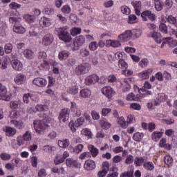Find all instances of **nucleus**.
Wrapping results in <instances>:
<instances>
[{
    "label": "nucleus",
    "mask_w": 177,
    "mask_h": 177,
    "mask_svg": "<svg viewBox=\"0 0 177 177\" xmlns=\"http://www.w3.org/2000/svg\"><path fill=\"white\" fill-rule=\"evenodd\" d=\"M54 39L55 37H53V35L50 33L46 34L42 38L41 45H43V46H49V45H52Z\"/></svg>",
    "instance_id": "6e6552de"
},
{
    "label": "nucleus",
    "mask_w": 177,
    "mask_h": 177,
    "mask_svg": "<svg viewBox=\"0 0 177 177\" xmlns=\"http://www.w3.org/2000/svg\"><path fill=\"white\" fill-rule=\"evenodd\" d=\"M119 67H120V68L127 69L128 68V63H127L123 59H121L119 60Z\"/></svg>",
    "instance_id": "de8ad7c7"
},
{
    "label": "nucleus",
    "mask_w": 177,
    "mask_h": 177,
    "mask_svg": "<svg viewBox=\"0 0 177 177\" xmlns=\"http://www.w3.org/2000/svg\"><path fill=\"white\" fill-rule=\"evenodd\" d=\"M48 85L47 88H52V86H55V84L56 81L55 80V78L53 77L48 76Z\"/></svg>",
    "instance_id": "8fccbe9b"
},
{
    "label": "nucleus",
    "mask_w": 177,
    "mask_h": 177,
    "mask_svg": "<svg viewBox=\"0 0 177 177\" xmlns=\"http://www.w3.org/2000/svg\"><path fill=\"white\" fill-rule=\"evenodd\" d=\"M80 55H82V57H88L89 56V50H86V48H82L80 50Z\"/></svg>",
    "instance_id": "052dcab7"
},
{
    "label": "nucleus",
    "mask_w": 177,
    "mask_h": 177,
    "mask_svg": "<svg viewBox=\"0 0 177 177\" xmlns=\"http://www.w3.org/2000/svg\"><path fill=\"white\" fill-rule=\"evenodd\" d=\"M121 11L123 15H129V13H131V10L129 9V8H128V6H123L121 7Z\"/></svg>",
    "instance_id": "4d7b16f0"
},
{
    "label": "nucleus",
    "mask_w": 177,
    "mask_h": 177,
    "mask_svg": "<svg viewBox=\"0 0 177 177\" xmlns=\"http://www.w3.org/2000/svg\"><path fill=\"white\" fill-rule=\"evenodd\" d=\"M23 139L26 142H30V140H31V133L26 131L23 136Z\"/></svg>",
    "instance_id": "6e6d98bb"
},
{
    "label": "nucleus",
    "mask_w": 177,
    "mask_h": 177,
    "mask_svg": "<svg viewBox=\"0 0 177 177\" xmlns=\"http://www.w3.org/2000/svg\"><path fill=\"white\" fill-rule=\"evenodd\" d=\"M24 55L26 59H28V60H32V59H34V52L30 49L25 50L24 51Z\"/></svg>",
    "instance_id": "bb28decb"
},
{
    "label": "nucleus",
    "mask_w": 177,
    "mask_h": 177,
    "mask_svg": "<svg viewBox=\"0 0 177 177\" xmlns=\"http://www.w3.org/2000/svg\"><path fill=\"white\" fill-rule=\"evenodd\" d=\"M91 70V66L88 63H83L77 65L75 68L76 75H83Z\"/></svg>",
    "instance_id": "7ed1b4c3"
},
{
    "label": "nucleus",
    "mask_w": 177,
    "mask_h": 177,
    "mask_svg": "<svg viewBox=\"0 0 177 177\" xmlns=\"http://www.w3.org/2000/svg\"><path fill=\"white\" fill-rule=\"evenodd\" d=\"M77 63V60L75 58H69L68 59V67H73V66H75Z\"/></svg>",
    "instance_id": "e2e57ef3"
},
{
    "label": "nucleus",
    "mask_w": 177,
    "mask_h": 177,
    "mask_svg": "<svg viewBox=\"0 0 177 177\" xmlns=\"http://www.w3.org/2000/svg\"><path fill=\"white\" fill-rule=\"evenodd\" d=\"M44 150H45V151H46L47 153H52V151H55V150H56V147L46 145L44 147Z\"/></svg>",
    "instance_id": "5fc2aeb1"
},
{
    "label": "nucleus",
    "mask_w": 177,
    "mask_h": 177,
    "mask_svg": "<svg viewBox=\"0 0 177 177\" xmlns=\"http://www.w3.org/2000/svg\"><path fill=\"white\" fill-rule=\"evenodd\" d=\"M84 44H85V37L83 35L76 37L72 44V50H78Z\"/></svg>",
    "instance_id": "20e7f679"
},
{
    "label": "nucleus",
    "mask_w": 177,
    "mask_h": 177,
    "mask_svg": "<svg viewBox=\"0 0 177 177\" xmlns=\"http://www.w3.org/2000/svg\"><path fill=\"white\" fill-rule=\"evenodd\" d=\"M109 169H110V164H109V162H104L102 165V171H98L97 176L98 177L106 176Z\"/></svg>",
    "instance_id": "f8f14e48"
},
{
    "label": "nucleus",
    "mask_w": 177,
    "mask_h": 177,
    "mask_svg": "<svg viewBox=\"0 0 177 177\" xmlns=\"http://www.w3.org/2000/svg\"><path fill=\"white\" fill-rule=\"evenodd\" d=\"M32 83L34 85H36V86H38L39 88H44V86H46L48 82L44 78L36 77L32 80Z\"/></svg>",
    "instance_id": "4468645a"
},
{
    "label": "nucleus",
    "mask_w": 177,
    "mask_h": 177,
    "mask_svg": "<svg viewBox=\"0 0 177 177\" xmlns=\"http://www.w3.org/2000/svg\"><path fill=\"white\" fill-rule=\"evenodd\" d=\"M27 80V77L24 75V74L19 73L15 76L14 78V81L17 85H23L24 82Z\"/></svg>",
    "instance_id": "2eb2a0df"
},
{
    "label": "nucleus",
    "mask_w": 177,
    "mask_h": 177,
    "mask_svg": "<svg viewBox=\"0 0 177 177\" xmlns=\"http://www.w3.org/2000/svg\"><path fill=\"white\" fill-rule=\"evenodd\" d=\"M128 23L129 24H135V23H138V17L135 15H130L129 16Z\"/></svg>",
    "instance_id": "ea45409f"
},
{
    "label": "nucleus",
    "mask_w": 177,
    "mask_h": 177,
    "mask_svg": "<svg viewBox=\"0 0 177 177\" xmlns=\"http://www.w3.org/2000/svg\"><path fill=\"white\" fill-rule=\"evenodd\" d=\"M100 124L103 129H109L111 127V124L106 120H100Z\"/></svg>",
    "instance_id": "f704fd0d"
},
{
    "label": "nucleus",
    "mask_w": 177,
    "mask_h": 177,
    "mask_svg": "<svg viewBox=\"0 0 177 177\" xmlns=\"http://www.w3.org/2000/svg\"><path fill=\"white\" fill-rule=\"evenodd\" d=\"M0 99H1V100H6V102H9V100H10V96L8 95V91L6 90V87H5V86H3V84L1 83Z\"/></svg>",
    "instance_id": "9d476101"
},
{
    "label": "nucleus",
    "mask_w": 177,
    "mask_h": 177,
    "mask_svg": "<svg viewBox=\"0 0 177 177\" xmlns=\"http://www.w3.org/2000/svg\"><path fill=\"white\" fill-rule=\"evenodd\" d=\"M24 19L27 21L28 23H30V24L34 23V21H35V19H37V17H35V15H31L29 14H26L24 16Z\"/></svg>",
    "instance_id": "c756f323"
},
{
    "label": "nucleus",
    "mask_w": 177,
    "mask_h": 177,
    "mask_svg": "<svg viewBox=\"0 0 177 177\" xmlns=\"http://www.w3.org/2000/svg\"><path fill=\"white\" fill-rule=\"evenodd\" d=\"M102 92L108 99H111V97L115 95V91L110 86L102 88Z\"/></svg>",
    "instance_id": "ddd939ff"
},
{
    "label": "nucleus",
    "mask_w": 177,
    "mask_h": 177,
    "mask_svg": "<svg viewBox=\"0 0 177 177\" xmlns=\"http://www.w3.org/2000/svg\"><path fill=\"white\" fill-rule=\"evenodd\" d=\"M37 111H48L49 107L46 104H37L35 106Z\"/></svg>",
    "instance_id": "473e14b6"
},
{
    "label": "nucleus",
    "mask_w": 177,
    "mask_h": 177,
    "mask_svg": "<svg viewBox=\"0 0 177 177\" xmlns=\"http://www.w3.org/2000/svg\"><path fill=\"white\" fill-rule=\"evenodd\" d=\"M96 82H97V75L96 74H93L86 78V85H92L96 84Z\"/></svg>",
    "instance_id": "6ab92c4d"
},
{
    "label": "nucleus",
    "mask_w": 177,
    "mask_h": 177,
    "mask_svg": "<svg viewBox=\"0 0 177 177\" xmlns=\"http://www.w3.org/2000/svg\"><path fill=\"white\" fill-rule=\"evenodd\" d=\"M54 162L55 165H59V164H62V162H64V159L62 156H58L56 157Z\"/></svg>",
    "instance_id": "bf43d9fd"
},
{
    "label": "nucleus",
    "mask_w": 177,
    "mask_h": 177,
    "mask_svg": "<svg viewBox=\"0 0 177 177\" xmlns=\"http://www.w3.org/2000/svg\"><path fill=\"white\" fill-rule=\"evenodd\" d=\"M133 35L136 37V38H140L142 35V30L140 29H134L132 32Z\"/></svg>",
    "instance_id": "09e8293b"
},
{
    "label": "nucleus",
    "mask_w": 177,
    "mask_h": 177,
    "mask_svg": "<svg viewBox=\"0 0 177 177\" xmlns=\"http://www.w3.org/2000/svg\"><path fill=\"white\" fill-rule=\"evenodd\" d=\"M164 161L166 165H169L170 164H172V162H174V159H172V157H171V156L167 155L165 156Z\"/></svg>",
    "instance_id": "c03bdc74"
},
{
    "label": "nucleus",
    "mask_w": 177,
    "mask_h": 177,
    "mask_svg": "<svg viewBox=\"0 0 177 177\" xmlns=\"http://www.w3.org/2000/svg\"><path fill=\"white\" fill-rule=\"evenodd\" d=\"M44 12L45 15H48V16L55 14V10H53V8H44Z\"/></svg>",
    "instance_id": "680f3d73"
},
{
    "label": "nucleus",
    "mask_w": 177,
    "mask_h": 177,
    "mask_svg": "<svg viewBox=\"0 0 177 177\" xmlns=\"http://www.w3.org/2000/svg\"><path fill=\"white\" fill-rule=\"evenodd\" d=\"M139 93L141 95V97H150L153 95V92L151 91L146 90L145 88H141L139 90Z\"/></svg>",
    "instance_id": "5701e85b"
},
{
    "label": "nucleus",
    "mask_w": 177,
    "mask_h": 177,
    "mask_svg": "<svg viewBox=\"0 0 177 177\" xmlns=\"http://www.w3.org/2000/svg\"><path fill=\"white\" fill-rule=\"evenodd\" d=\"M145 137V134L143 133H135L133 136V139L135 142H141L142 139Z\"/></svg>",
    "instance_id": "c85d7f7f"
},
{
    "label": "nucleus",
    "mask_w": 177,
    "mask_h": 177,
    "mask_svg": "<svg viewBox=\"0 0 177 177\" xmlns=\"http://www.w3.org/2000/svg\"><path fill=\"white\" fill-rule=\"evenodd\" d=\"M84 168L86 171H93L96 168V164L92 160H87L85 161Z\"/></svg>",
    "instance_id": "dca6fc26"
},
{
    "label": "nucleus",
    "mask_w": 177,
    "mask_h": 177,
    "mask_svg": "<svg viewBox=\"0 0 177 177\" xmlns=\"http://www.w3.org/2000/svg\"><path fill=\"white\" fill-rule=\"evenodd\" d=\"M39 23L41 28H49L52 26V19L44 16L40 18Z\"/></svg>",
    "instance_id": "1a4fd4ad"
},
{
    "label": "nucleus",
    "mask_w": 177,
    "mask_h": 177,
    "mask_svg": "<svg viewBox=\"0 0 177 177\" xmlns=\"http://www.w3.org/2000/svg\"><path fill=\"white\" fill-rule=\"evenodd\" d=\"M155 8L158 12H161V10L164 9V3L159 1L158 3L155 4Z\"/></svg>",
    "instance_id": "603ef678"
},
{
    "label": "nucleus",
    "mask_w": 177,
    "mask_h": 177,
    "mask_svg": "<svg viewBox=\"0 0 177 177\" xmlns=\"http://www.w3.org/2000/svg\"><path fill=\"white\" fill-rule=\"evenodd\" d=\"M118 124L120 125L122 128H124V129L128 127V124H127V122L125 121L124 117L119 118V119L118 120Z\"/></svg>",
    "instance_id": "72a5a7b5"
},
{
    "label": "nucleus",
    "mask_w": 177,
    "mask_h": 177,
    "mask_svg": "<svg viewBox=\"0 0 177 177\" xmlns=\"http://www.w3.org/2000/svg\"><path fill=\"white\" fill-rule=\"evenodd\" d=\"M90 152L91 153L92 157H96L99 154V149L93 145H90L88 147Z\"/></svg>",
    "instance_id": "2f4dec72"
},
{
    "label": "nucleus",
    "mask_w": 177,
    "mask_h": 177,
    "mask_svg": "<svg viewBox=\"0 0 177 177\" xmlns=\"http://www.w3.org/2000/svg\"><path fill=\"white\" fill-rule=\"evenodd\" d=\"M132 31L126 30L124 32L118 36V39L120 41V42H127V41H129V39L132 38Z\"/></svg>",
    "instance_id": "9b49d317"
},
{
    "label": "nucleus",
    "mask_w": 177,
    "mask_h": 177,
    "mask_svg": "<svg viewBox=\"0 0 177 177\" xmlns=\"http://www.w3.org/2000/svg\"><path fill=\"white\" fill-rule=\"evenodd\" d=\"M30 97H31V93H28L24 94L23 96V102L28 104L30 102Z\"/></svg>",
    "instance_id": "0e129e2a"
},
{
    "label": "nucleus",
    "mask_w": 177,
    "mask_h": 177,
    "mask_svg": "<svg viewBox=\"0 0 177 177\" xmlns=\"http://www.w3.org/2000/svg\"><path fill=\"white\" fill-rule=\"evenodd\" d=\"M161 136H162V133L160 131H154L152 133L151 139L153 142H158L160 139H161Z\"/></svg>",
    "instance_id": "393cba45"
},
{
    "label": "nucleus",
    "mask_w": 177,
    "mask_h": 177,
    "mask_svg": "<svg viewBox=\"0 0 177 177\" xmlns=\"http://www.w3.org/2000/svg\"><path fill=\"white\" fill-rule=\"evenodd\" d=\"M144 168H145L147 171H153V169H154V164H153V162H145Z\"/></svg>",
    "instance_id": "e433bc0d"
},
{
    "label": "nucleus",
    "mask_w": 177,
    "mask_h": 177,
    "mask_svg": "<svg viewBox=\"0 0 177 177\" xmlns=\"http://www.w3.org/2000/svg\"><path fill=\"white\" fill-rule=\"evenodd\" d=\"M12 49H13V46L10 43H8L4 46V52L7 55H9V53H12Z\"/></svg>",
    "instance_id": "4c0bfd02"
},
{
    "label": "nucleus",
    "mask_w": 177,
    "mask_h": 177,
    "mask_svg": "<svg viewBox=\"0 0 177 177\" xmlns=\"http://www.w3.org/2000/svg\"><path fill=\"white\" fill-rule=\"evenodd\" d=\"M58 37L61 41L68 44V42H71L73 39L71 35H70V32H68V30H67L66 28H60L58 29Z\"/></svg>",
    "instance_id": "f03ea898"
},
{
    "label": "nucleus",
    "mask_w": 177,
    "mask_h": 177,
    "mask_svg": "<svg viewBox=\"0 0 177 177\" xmlns=\"http://www.w3.org/2000/svg\"><path fill=\"white\" fill-rule=\"evenodd\" d=\"M59 120L60 122H66L70 118V109L64 108L59 113Z\"/></svg>",
    "instance_id": "0eeeda50"
},
{
    "label": "nucleus",
    "mask_w": 177,
    "mask_h": 177,
    "mask_svg": "<svg viewBox=\"0 0 177 177\" xmlns=\"http://www.w3.org/2000/svg\"><path fill=\"white\" fill-rule=\"evenodd\" d=\"M167 21L168 23H170V24H174V26H176V27H177L176 18H175L174 16L172 15L168 16Z\"/></svg>",
    "instance_id": "a18cd8bd"
},
{
    "label": "nucleus",
    "mask_w": 177,
    "mask_h": 177,
    "mask_svg": "<svg viewBox=\"0 0 177 177\" xmlns=\"http://www.w3.org/2000/svg\"><path fill=\"white\" fill-rule=\"evenodd\" d=\"M3 131L6 133L7 136H15L17 132L16 129L10 127H6L3 128Z\"/></svg>",
    "instance_id": "4be33fe9"
},
{
    "label": "nucleus",
    "mask_w": 177,
    "mask_h": 177,
    "mask_svg": "<svg viewBox=\"0 0 177 177\" xmlns=\"http://www.w3.org/2000/svg\"><path fill=\"white\" fill-rule=\"evenodd\" d=\"M10 9H12L13 10H16V9H20L21 8V5L16 3V2H12L9 5Z\"/></svg>",
    "instance_id": "3c124183"
},
{
    "label": "nucleus",
    "mask_w": 177,
    "mask_h": 177,
    "mask_svg": "<svg viewBox=\"0 0 177 177\" xmlns=\"http://www.w3.org/2000/svg\"><path fill=\"white\" fill-rule=\"evenodd\" d=\"M42 118L43 120H35L33 122L34 128L36 132H39V133L48 128V124H46V122H48V115H46V113L43 114Z\"/></svg>",
    "instance_id": "f257e3e1"
},
{
    "label": "nucleus",
    "mask_w": 177,
    "mask_h": 177,
    "mask_svg": "<svg viewBox=\"0 0 177 177\" xmlns=\"http://www.w3.org/2000/svg\"><path fill=\"white\" fill-rule=\"evenodd\" d=\"M70 56V52L68 50H64L59 53V60H67Z\"/></svg>",
    "instance_id": "b1692460"
},
{
    "label": "nucleus",
    "mask_w": 177,
    "mask_h": 177,
    "mask_svg": "<svg viewBox=\"0 0 177 177\" xmlns=\"http://www.w3.org/2000/svg\"><path fill=\"white\" fill-rule=\"evenodd\" d=\"M159 145L160 147H164L167 150H171V145L167 144V139L162 138L160 141Z\"/></svg>",
    "instance_id": "7c9ffc66"
},
{
    "label": "nucleus",
    "mask_w": 177,
    "mask_h": 177,
    "mask_svg": "<svg viewBox=\"0 0 177 177\" xmlns=\"http://www.w3.org/2000/svg\"><path fill=\"white\" fill-rule=\"evenodd\" d=\"M62 12L66 15H68V13L71 12V8H70V6H64L62 8Z\"/></svg>",
    "instance_id": "864d4df0"
},
{
    "label": "nucleus",
    "mask_w": 177,
    "mask_h": 177,
    "mask_svg": "<svg viewBox=\"0 0 177 177\" xmlns=\"http://www.w3.org/2000/svg\"><path fill=\"white\" fill-rule=\"evenodd\" d=\"M85 121V119L83 117H81L75 122V126L78 128V127H81L82 124H84V122Z\"/></svg>",
    "instance_id": "49530a36"
},
{
    "label": "nucleus",
    "mask_w": 177,
    "mask_h": 177,
    "mask_svg": "<svg viewBox=\"0 0 177 177\" xmlns=\"http://www.w3.org/2000/svg\"><path fill=\"white\" fill-rule=\"evenodd\" d=\"M10 109H19V107L20 106V100L11 101L10 103Z\"/></svg>",
    "instance_id": "79ce46f5"
},
{
    "label": "nucleus",
    "mask_w": 177,
    "mask_h": 177,
    "mask_svg": "<svg viewBox=\"0 0 177 177\" xmlns=\"http://www.w3.org/2000/svg\"><path fill=\"white\" fill-rule=\"evenodd\" d=\"M159 30L162 34H168V26L165 24H160L159 26Z\"/></svg>",
    "instance_id": "58836bf2"
},
{
    "label": "nucleus",
    "mask_w": 177,
    "mask_h": 177,
    "mask_svg": "<svg viewBox=\"0 0 177 177\" xmlns=\"http://www.w3.org/2000/svg\"><path fill=\"white\" fill-rule=\"evenodd\" d=\"M12 30L16 34H24L26 32V28L23 27L20 24H15Z\"/></svg>",
    "instance_id": "a211bd4d"
},
{
    "label": "nucleus",
    "mask_w": 177,
    "mask_h": 177,
    "mask_svg": "<svg viewBox=\"0 0 177 177\" xmlns=\"http://www.w3.org/2000/svg\"><path fill=\"white\" fill-rule=\"evenodd\" d=\"M149 30H153L154 32L152 34V38L154 39L157 44H160L162 42V39H161V34L156 32V29L157 28V26L154 24H147Z\"/></svg>",
    "instance_id": "39448f33"
},
{
    "label": "nucleus",
    "mask_w": 177,
    "mask_h": 177,
    "mask_svg": "<svg viewBox=\"0 0 177 177\" xmlns=\"http://www.w3.org/2000/svg\"><path fill=\"white\" fill-rule=\"evenodd\" d=\"M1 160L6 161L8 160H10V155L9 153H3L0 155Z\"/></svg>",
    "instance_id": "338daca9"
},
{
    "label": "nucleus",
    "mask_w": 177,
    "mask_h": 177,
    "mask_svg": "<svg viewBox=\"0 0 177 177\" xmlns=\"http://www.w3.org/2000/svg\"><path fill=\"white\" fill-rule=\"evenodd\" d=\"M58 146L62 149H66L70 146V140L68 139H65L64 140H58Z\"/></svg>",
    "instance_id": "a878e982"
},
{
    "label": "nucleus",
    "mask_w": 177,
    "mask_h": 177,
    "mask_svg": "<svg viewBox=\"0 0 177 177\" xmlns=\"http://www.w3.org/2000/svg\"><path fill=\"white\" fill-rule=\"evenodd\" d=\"M147 161V156H142V157H136L134 159V164L137 167H142L143 162H146Z\"/></svg>",
    "instance_id": "412c9836"
},
{
    "label": "nucleus",
    "mask_w": 177,
    "mask_h": 177,
    "mask_svg": "<svg viewBox=\"0 0 177 177\" xmlns=\"http://www.w3.org/2000/svg\"><path fill=\"white\" fill-rule=\"evenodd\" d=\"M147 64H149V59L146 58L142 59L139 63V66H140V67H142V68L146 67Z\"/></svg>",
    "instance_id": "69168bd1"
},
{
    "label": "nucleus",
    "mask_w": 177,
    "mask_h": 177,
    "mask_svg": "<svg viewBox=\"0 0 177 177\" xmlns=\"http://www.w3.org/2000/svg\"><path fill=\"white\" fill-rule=\"evenodd\" d=\"M132 162H133V156L128 155L125 160V164H132Z\"/></svg>",
    "instance_id": "774afa93"
},
{
    "label": "nucleus",
    "mask_w": 177,
    "mask_h": 177,
    "mask_svg": "<svg viewBox=\"0 0 177 177\" xmlns=\"http://www.w3.org/2000/svg\"><path fill=\"white\" fill-rule=\"evenodd\" d=\"M68 93H71V95H77L78 93V86L75 85L69 87L68 88Z\"/></svg>",
    "instance_id": "c9c22d12"
},
{
    "label": "nucleus",
    "mask_w": 177,
    "mask_h": 177,
    "mask_svg": "<svg viewBox=\"0 0 177 177\" xmlns=\"http://www.w3.org/2000/svg\"><path fill=\"white\" fill-rule=\"evenodd\" d=\"M138 76L142 78V80H147V78H149V70L142 71L138 74Z\"/></svg>",
    "instance_id": "37998d69"
},
{
    "label": "nucleus",
    "mask_w": 177,
    "mask_h": 177,
    "mask_svg": "<svg viewBox=\"0 0 177 177\" xmlns=\"http://www.w3.org/2000/svg\"><path fill=\"white\" fill-rule=\"evenodd\" d=\"M11 66L16 71H21L23 70V64L18 60H11Z\"/></svg>",
    "instance_id": "f3484780"
},
{
    "label": "nucleus",
    "mask_w": 177,
    "mask_h": 177,
    "mask_svg": "<svg viewBox=\"0 0 177 177\" xmlns=\"http://www.w3.org/2000/svg\"><path fill=\"white\" fill-rule=\"evenodd\" d=\"M141 17L143 21H147V20L154 21L156 20V14L152 13L151 10H145L142 12Z\"/></svg>",
    "instance_id": "423d86ee"
},
{
    "label": "nucleus",
    "mask_w": 177,
    "mask_h": 177,
    "mask_svg": "<svg viewBox=\"0 0 177 177\" xmlns=\"http://www.w3.org/2000/svg\"><path fill=\"white\" fill-rule=\"evenodd\" d=\"M66 164L67 167H70L71 168H78L80 167V165L78 163V161L77 160L71 158L66 159Z\"/></svg>",
    "instance_id": "aec40b11"
},
{
    "label": "nucleus",
    "mask_w": 177,
    "mask_h": 177,
    "mask_svg": "<svg viewBox=\"0 0 177 177\" xmlns=\"http://www.w3.org/2000/svg\"><path fill=\"white\" fill-rule=\"evenodd\" d=\"M82 29L81 28H73L71 30V34L73 37H75V35H78V34H81Z\"/></svg>",
    "instance_id": "a19ab883"
},
{
    "label": "nucleus",
    "mask_w": 177,
    "mask_h": 177,
    "mask_svg": "<svg viewBox=\"0 0 177 177\" xmlns=\"http://www.w3.org/2000/svg\"><path fill=\"white\" fill-rule=\"evenodd\" d=\"M88 48L90 50H96L97 49V43L96 41H92L89 44Z\"/></svg>",
    "instance_id": "13d9d810"
},
{
    "label": "nucleus",
    "mask_w": 177,
    "mask_h": 177,
    "mask_svg": "<svg viewBox=\"0 0 177 177\" xmlns=\"http://www.w3.org/2000/svg\"><path fill=\"white\" fill-rule=\"evenodd\" d=\"M80 95L82 97L86 99V97H90L92 95V92L89 89H83L80 91Z\"/></svg>",
    "instance_id": "cd10ccee"
}]
</instances>
